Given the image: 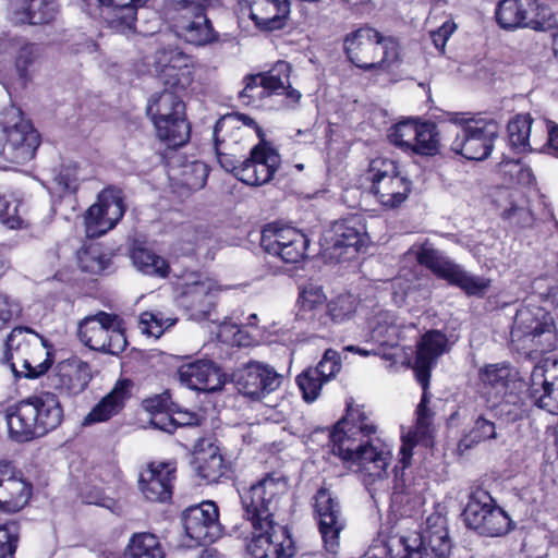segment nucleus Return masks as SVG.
Masks as SVG:
<instances>
[{"label": "nucleus", "instance_id": "53", "mask_svg": "<svg viewBox=\"0 0 558 558\" xmlns=\"http://www.w3.org/2000/svg\"><path fill=\"white\" fill-rule=\"evenodd\" d=\"M296 384L302 391L303 399L306 402H313L319 397L326 381L317 375V371L307 368L296 377Z\"/></svg>", "mask_w": 558, "mask_h": 558}, {"label": "nucleus", "instance_id": "45", "mask_svg": "<svg viewBox=\"0 0 558 558\" xmlns=\"http://www.w3.org/2000/svg\"><path fill=\"white\" fill-rule=\"evenodd\" d=\"M532 120L529 116L519 114L508 123V137L511 147L519 151H526L530 147L529 137Z\"/></svg>", "mask_w": 558, "mask_h": 558}, {"label": "nucleus", "instance_id": "63", "mask_svg": "<svg viewBox=\"0 0 558 558\" xmlns=\"http://www.w3.org/2000/svg\"><path fill=\"white\" fill-rule=\"evenodd\" d=\"M167 397L165 396H156L154 398H149L144 401V408L146 411H148L151 416L156 413H163L166 412L167 408Z\"/></svg>", "mask_w": 558, "mask_h": 558}, {"label": "nucleus", "instance_id": "8", "mask_svg": "<svg viewBox=\"0 0 558 558\" xmlns=\"http://www.w3.org/2000/svg\"><path fill=\"white\" fill-rule=\"evenodd\" d=\"M366 179L371 183L369 193L385 209L400 207L412 191V181L393 159L378 157L371 160Z\"/></svg>", "mask_w": 558, "mask_h": 558}, {"label": "nucleus", "instance_id": "16", "mask_svg": "<svg viewBox=\"0 0 558 558\" xmlns=\"http://www.w3.org/2000/svg\"><path fill=\"white\" fill-rule=\"evenodd\" d=\"M389 142L405 153L432 157L439 153L440 138L437 125L430 121L407 119L393 124Z\"/></svg>", "mask_w": 558, "mask_h": 558}, {"label": "nucleus", "instance_id": "34", "mask_svg": "<svg viewBox=\"0 0 558 558\" xmlns=\"http://www.w3.org/2000/svg\"><path fill=\"white\" fill-rule=\"evenodd\" d=\"M448 351V339L438 330L427 331L417 343L414 361V373L417 381L425 389L428 385L430 371L437 360Z\"/></svg>", "mask_w": 558, "mask_h": 558}, {"label": "nucleus", "instance_id": "40", "mask_svg": "<svg viewBox=\"0 0 558 558\" xmlns=\"http://www.w3.org/2000/svg\"><path fill=\"white\" fill-rule=\"evenodd\" d=\"M130 386L131 383L129 380L118 381L113 389L85 416L83 424L89 425L105 422L119 413L128 398Z\"/></svg>", "mask_w": 558, "mask_h": 558}, {"label": "nucleus", "instance_id": "1", "mask_svg": "<svg viewBox=\"0 0 558 558\" xmlns=\"http://www.w3.org/2000/svg\"><path fill=\"white\" fill-rule=\"evenodd\" d=\"M288 478L280 473H268L253 484L242 496V505L253 527L247 551L253 558H292L294 542L287 527L276 524L272 517L288 498Z\"/></svg>", "mask_w": 558, "mask_h": 558}, {"label": "nucleus", "instance_id": "26", "mask_svg": "<svg viewBox=\"0 0 558 558\" xmlns=\"http://www.w3.org/2000/svg\"><path fill=\"white\" fill-rule=\"evenodd\" d=\"M239 11L260 31L282 29L291 13L289 0H239Z\"/></svg>", "mask_w": 558, "mask_h": 558}, {"label": "nucleus", "instance_id": "30", "mask_svg": "<svg viewBox=\"0 0 558 558\" xmlns=\"http://www.w3.org/2000/svg\"><path fill=\"white\" fill-rule=\"evenodd\" d=\"M32 496V485L11 463L0 462V510L14 513L23 509Z\"/></svg>", "mask_w": 558, "mask_h": 558}, {"label": "nucleus", "instance_id": "36", "mask_svg": "<svg viewBox=\"0 0 558 558\" xmlns=\"http://www.w3.org/2000/svg\"><path fill=\"white\" fill-rule=\"evenodd\" d=\"M58 11L57 0H9V17L15 24H48Z\"/></svg>", "mask_w": 558, "mask_h": 558}, {"label": "nucleus", "instance_id": "15", "mask_svg": "<svg viewBox=\"0 0 558 558\" xmlns=\"http://www.w3.org/2000/svg\"><path fill=\"white\" fill-rule=\"evenodd\" d=\"M463 518L468 527L483 536L498 537L507 534L512 527L509 515L485 490H476L471 495Z\"/></svg>", "mask_w": 558, "mask_h": 558}, {"label": "nucleus", "instance_id": "47", "mask_svg": "<svg viewBox=\"0 0 558 558\" xmlns=\"http://www.w3.org/2000/svg\"><path fill=\"white\" fill-rule=\"evenodd\" d=\"M78 265L82 271L99 275L107 269L110 259L99 246L92 245L78 252Z\"/></svg>", "mask_w": 558, "mask_h": 558}, {"label": "nucleus", "instance_id": "42", "mask_svg": "<svg viewBox=\"0 0 558 558\" xmlns=\"http://www.w3.org/2000/svg\"><path fill=\"white\" fill-rule=\"evenodd\" d=\"M196 472L206 483H216L225 473L226 464L220 450L214 444L203 448V442L195 451Z\"/></svg>", "mask_w": 558, "mask_h": 558}, {"label": "nucleus", "instance_id": "39", "mask_svg": "<svg viewBox=\"0 0 558 558\" xmlns=\"http://www.w3.org/2000/svg\"><path fill=\"white\" fill-rule=\"evenodd\" d=\"M427 397L424 393L422 400L416 410V425L415 429L409 433L403 438V444L400 448V462L403 464V468H407L410 463L412 457V448L415 442H422L424 446L428 447L432 445V436H433V427H432V418L433 413L427 409Z\"/></svg>", "mask_w": 558, "mask_h": 558}, {"label": "nucleus", "instance_id": "23", "mask_svg": "<svg viewBox=\"0 0 558 558\" xmlns=\"http://www.w3.org/2000/svg\"><path fill=\"white\" fill-rule=\"evenodd\" d=\"M280 155L268 143L260 142L251 150L250 157L239 166H232L235 177L243 183L259 186L268 183L280 166Z\"/></svg>", "mask_w": 558, "mask_h": 558}, {"label": "nucleus", "instance_id": "43", "mask_svg": "<svg viewBox=\"0 0 558 558\" xmlns=\"http://www.w3.org/2000/svg\"><path fill=\"white\" fill-rule=\"evenodd\" d=\"M131 259L134 267L146 276L165 279L170 272L169 263L149 248L135 246Z\"/></svg>", "mask_w": 558, "mask_h": 558}, {"label": "nucleus", "instance_id": "3", "mask_svg": "<svg viewBox=\"0 0 558 558\" xmlns=\"http://www.w3.org/2000/svg\"><path fill=\"white\" fill-rule=\"evenodd\" d=\"M62 417L58 397L45 392L20 401L8 412L7 423L11 438L27 441L57 428Z\"/></svg>", "mask_w": 558, "mask_h": 558}, {"label": "nucleus", "instance_id": "9", "mask_svg": "<svg viewBox=\"0 0 558 558\" xmlns=\"http://www.w3.org/2000/svg\"><path fill=\"white\" fill-rule=\"evenodd\" d=\"M344 49L351 62L365 70L391 63L399 54L398 43L393 38L384 37L371 27H362L348 35Z\"/></svg>", "mask_w": 558, "mask_h": 558}, {"label": "nucleus", "instance_id": "13", "mask_svg": "<svg viewBox=\"0 0 558 558\" xmlns=\"http://www.w3.org/2000/svg\"><path fill=\"white\" fill-rule=\"evenodd\" d=\"M415 256L421 265L450 284L459 287L469 295L482 296L490 287L489 279L468 272L427 242L417 246Z\"/></svg>", "mask_w": 558, "mask_h": 558}, {"label": "nucleus", "instance_id": "28", "mask_svg": "<svg viewBox=\"0 0 558 558\" xmlns=\"http://www.w3.org/2000/svg\"><path fill=\"white\" fill-rule=\"evenodd\" d=\"M369 240L364 219L361 216H350L332 225L325 234L326 251L331 257L340 258L342 248L359 251Z\"/></svg>", "mask_w": 558, "mask_h": 558}, {"label": "nucleus", "instance_id": "64", "mask_svg": "<svg viewBox=\"0 0 558 558\" xmlns=\"http://www.w3.org/2000/svg\"><path fill=\"white\" fill-rule=\"evenodd\" d=\"M175 428L178 426H193L199 424V418L195 413L179 411L173 415Z\"/></svg>", "mask_w": 558, "mask_h": 558}, {"label": "nucleus", "instance_id": "20", "mask_svg": "<svg viewBox=\"0 0 558 558\" xmlns=\"http://www.w3.org/2000/svg\"><path fill=\"white\" fill-rule=\"evenodd\" d=\"M122 191L116 187L102 190L85 215L86 234L89 238H98L120 221L124 215Z\"/></svg>", "mask_w": 558, "mask_h": 558}, {"label": "nucleus", "instance_id": "25", "mask_svg": "<svg viewBox=\"0 0 558 558\" xmlns=\"http://www.w3.org/2000/svg\"><path fill=\"white\" fill-rule=\"evenodd\" d=\"M218 507L213 501L192 506L182 513L186 535L199 545L214 543L221 534Z\"/></svg>", "mask_w": 558, "mask_h": 558}, {"label": "nucleus", "instance_id": "49", "mask_svg": "<svg viewBox=\"0 0 558 558\" xmlns=\"http://www.w3.org/2000/svg\"><path fill=\"white\" fill-rule=\"evenodd\" d=\"M175 320L161 312H144L141 314L138 323L142 332L159 338L166 329L175 324Z\"/></svg>", "mask_w": 558, "mask_h": 558}, {"label": "nucleus", "instance_id": "2", "mask_svg": "<svg viewBox=\"0 0 558 558\" xmlns=\"http://www.w3.org/2000/svg\"><path fill=\"white\" fill-rule=\"evenodd\" d=\"M375 433L376 426L365 413L359 407H349L330 434L332 453L356 468L373 497L388 487L387 468L392 458L387 444L372 438Z\"/></svg>", "mask_w": 558, "mask_h": 558}, {"label": "nucleus", "instance_id": "22", "mask_svg": "<svg viewBox=\"0 0 558 558\" xmlns=\"http://www.w3.org/2000/svg\"><path fill=\"white\" fill-rule=\"evenodd\" d=\"M527 391L533 404L558 414V360L547 357L533 367Z\"/></svg>", "mask_w": 558, "mask_h": 558}, {"label": "nucleus", "instance_id": "17", "mask_svg": "<svg viewBox=\"0 0 558 558\" xmlns=\"http://www.w3.org/2000/svg\"><path fill=\"white\" fill-rule=\"evenodd\" d=\"M223 287L203 272H187L179 286L178 302L192 319L208 318Z\"/></svg>", "mask_w": 558, "mask_h": 558}, {"label": "nucleus", "instance_id": "21", "mask_svg": "<svg viewBox=\"0 0 558 558\" xmlns=\"http://www.w3.org/2000/svg\"><path fill=\"white\" fill-rule=\"evenodd\" d=\"M234 381L242 395L260 400L281 386L282 375L269 364L252 360L236 369Z\"/></svg>", "mask_w": 558, "mask_h": 558}, {"label": "nucleus", "instance_id": "14", "mask_svg": "<svg viewBox=\"0 0 558 558\" xmlns=\"http://www.w3.org/2000/svg\"><path fill=\"white\" fill-rule=\"evenodd\" d=\"M77 333L84 345L112 355L123 352L128 344L120 318L106 312L81 320Z\"/></svg>", "mask_w": 558, "mask_h": 558}, {"label": "nucleus", "instance_id": "57", "mask_svg": "<svg viewBox=\"0 0 558 558\" xmlns=\"http://www.w3.org/2000/svg\"><path fill=\"white\" fill-rule=\"evenodd\" d=\"M341 363L339 353L332 349L325 351L323 359L315 367H310L312 371H317V375L326 383L336 376L340 371Z\"/></svg>", "mask_w": 558, "mask_h": 558}, {"label": "nucleus", "instance_id": "61", "mask_svg": "<svg viewBox=\"0 0 558 558\" xmlns=\"http://www.w3.org/2000/svg\"><path fill=\"white\" fill-rule=\"evenodd\" d=\"M150 424L160 430L167 433H173L175 430L174 418L173 415L163 413H156L150 417Z\"/></svg>", "mask_w": 558, "mask_h": 558}, {"label": "nucleus", "instance_id": "41", "mask_svg": "<svg viewBox=\"0 0 558 558\" xmlns=\"http://www.w3.org/2000/svg\"><path fill=\"white\" fill-rule=\"evenodd\" d=\"M369 340L379 347L395 348L400 340L401 327L388 311H379L369 322Z\"/></svg>", "mask_w": 558, "mask_h": 558}, {"label": "nucleus", "instance_id": "60", "mask_svg": "<svg viewBox=\"0 0 558 558\" xmlns=\"http://www.w3.org/2000/svg\"><path fill=\"white\" fill-rule=\"evenodd\" d=\"M21 314V306L9 296L0 294V322L5 324L17 318Z\"/></svg>", "mask_w": 558, "mask_h": 558}, {"label": "nucleus", "instance_id": "31", "mask_svg": "<svg viewBox=\"0 0 558 558\" xmlns=\"http://www.w3.org/2000/svg\"><path fill=\"white\" fill-rule=\"evenodd\" d=\"M537 0H500L495 16L498 25L504 29L520 27L538 28L542 26Z\"/></svg>", "mask_w": 558, "mask_h": 558}, {"label": "nucleus", "instance_id": "38", "mask_svg": "<svg viewBox=\"0 0 558 558\" xmlns=\"http://www.w3.org/2000/svg\"><path fill=\"white\" fill-rule=\"evenodd\" d=\"M39 143V134L31 124L0 137V154L11 162L25 163L35 156Z\"/></svg>", "mask_w": 558, "mask_h": 558}, {"label": "nucleus", "instance_id": "51", "mask_svg": "<svg viewBox=\"0 0 558 558\" xmlns=\"http://www.w3.org/2000/svg\"><path fill=\"white\" fill-rule=\"evenodd\" d=\"M32 122L24 116L22 110L11 105L0 111V137H5L15 130L28 128Z\"/></svg>", "mask_w": 558, "mask_h": 558}, {"label": "nucleus", "instance_id": "46", "mask_svg": "<svg viewBox=\"0 0 558 558\" xmlns=\"http://www.w3.org/2000/svg\"><path fill=\"white\" fill-rule=\"evenodd\" d=\"M502 217L521 227L531 226L534 220L529 201L520 192L510 194V206L504 210Z\"/></svg>", "mask_w": 558, "mask_h": 558}, {"label": "nucleus", "instance_id": "48", "mask_svg": "<svg viewBox=\"0 0 558 558\" xmlns=\"http://www.w3.org/2000/svg\"><path fill=\"white\" fill-rule=\"evenodd\" d=\"M356 311V300L352 294H340L327 303V320L343 323L352 317Z\"/></svg>", "mask_w": 558, "mask_h": 558}, {"label": "nucleus", "instance_id": "29", "mask_svg": "<svg viewBox=\"0 0 558 558\" xmlns=\"http://www.w3.org/2000/svg\"><path fill=\"white\" fill-rule=\"evenodd\" d=\"M314 509L318 518L319 531L329 551H336L339 534L344 527L341 506L336 497L320 488L314 498Z\"/></svg>", "mask_w": 558, "mask_h": 558}, {"label": "nucleus", "instance_id": "10", "mask_svg": "<svg viewBox=\"0 0 558 558\" xmlns=\"http://www.w3.org/2000/svg\"><path fill=\"white\" fill-rule=\"evenodd\" d=\"M396 558H424L428 550L437 558H447L451 550L447 520L440 513L427 517L422 533L411 532L398 539Z\"/></svg>", "mask_w": 558, "mask_h": 558}, {"label": "nucleus", "instance_id": "5", "mask_svg": "<svg viewBox=\"0 0 558 558\" xmlns=\"http://www.w3.org/2000/svg\"><path fill=\"white\" fill-rule=\"evenodd\" d=\"M4 359L15 377L28 379L44 375L52 364L45 340L25 327L15 328L8 336Z\"/></svg>", "mask_w": 558, "mask_h": 558}, {"label": "nucleus", "instance_id": "27", "mask_svg": "<svg viewBox=\"0 0 558 558\" xmlns=\"http://www.w3.org/2000/svg\"><path fill=\"white\" fill-rule=\"evenodd\" d=\"M154 66L162 82L177 88L187 87L193 80V60L178 48H163L156 51Z\"/></svg>", "mask_w": 558, "mask_h": 558}, {"label": "nucleus", "instance_id": "62", "mask_svg": "<svg viewBox=\"0 0 558 558\" xmlns=\"http://www.w3.org/2000/svg\"><path fill=\"white\" fill-rule=\"evenodd\" d=\"M454 31V24L446 22L437 31L432 32V39L438 49H444L449 36Z\"/></svg>", "mask_w": 558, "mask_h": 558}, {"label": "nucleus", "instance_id": "56", "mask_svg": "<svg viewBox=\"0 0 558 558\" xmlns=\"http://www.w3.org/2000/svg\"><path fill=\"white\" fill-rule=\"evenodd\" d=\"M183 182L192 190L202 189L208 177V168L202 161H193L184 167Z\"/></svg>", "mask_w": 558, "mask_h": 558}, {"label": "nucleus", "instance_id": "32", "mask_svg": "<svg viewBox=\"0 0 558 558\" xmlns=\"http://www.w3.org/2000/svg\"><path fill=\"white\" fill-rule=\"evenodd\" d=\"M182 386L202 392H214L222 388L225 380L220 369L208 360L182 364L177 369Z\"/></svg>", "mask_w": 558, "mask_h": 558}, {"label": "nucleus", "instance_id": "35", "mask_svg": "<svg viewBox=\"0 0 558 558\" xmlns=\"http://www.w3.org/2000/svg\"><path fill=\"white\" fill-rule=\"evenodd\" d=\"M90 379L89 364L73 356L58 363L52 377V385L61 392L76 396L84 391Z\"/></svg>", "mask_w": 558, "mask_h": 558}, {"label": "nucleus", "instance_id": "18", "mask_svg": "<svg viewBox=\"0 0 558 558\" xmlns=\"http://www.w3.org/2000/svg\"><path fill=\"white\" fill-rule=\"evenodd\" d=\"M291 65L287 61H278L268 72L251 75L245 78V86L240 94L247 105L255 104L271 95L287 94L292 102H298L301 94L291 88Z\"/></svg>", "mask_w": 558, "mask_h": 558}, {"label": "nucleus", "instance_id": "37", "mask_svg": "<svg viewBox=\"0 0 558 558\" xmlns=\"http://www.w3.org/2000/svg\"><path fill=\"white\" fill-rule=\"evenodd\" d=\"M326 295L323 289L315 284H306L302 288L296 303L295 318L307 324L313 329L327 325Z\"/></svg>", "mask_w": 558, "mask_h": 558}, {"label": "nucleus", "instance_id": "52", "mask_svg": "<svg viewBox=\"0 0 558 558\" xmlns=\"http://www.w3.org/2000/svg\"><path fill=\"white\" fill-rule=\"evenodd\" d=\"M496 435L495 423L484 416H480L475 421L471 432L463 439H461L459 446L468 449L481 441L494 439L496 438Z\"/></svg>", "mask_w": 558, "mask_h": 558}, {"label": "nucleus", "instance_id": "19", "mask_svg": "<svg viewBox=\"0 0 558 558\" xmlns=\"http://www.w3.org/2000/svg\"><path fill=\"white\" fill-rule=\"evenodd\" d=\"M260 245L286 263H298L305 257L308 239L295 228L269 223L262 231Z\"/></svg>", "mask_w": 558, "mask_h": 558}, {"label": "nucleus", "instance_id": "58", "mask_svg": "<svg viewBox=\"0 0 558 558\" xmlns=\"http://www.w3.org/2000/svg\"><path fill=\"white\" fill-rule=\"evenodd\" d=\"M0 221L10 229L21 227L22 219L19 215L17 199L0 196Z\"/></svg>", "mask_w": 558, "mask_h": 558}, {"label": "nucleus", "instance_id": "59", "mask_svg": "<svg viewBox=\"0 0 558 558\" xmlns=\"http://www.w3.org/2000/svg\"><path fill=\"white\" fill-rule=\"evenodd\" d=\"M14 524L0 526V558H13L17 537Z\"/></svg>", "mask_w": 558, "mask_h": 558}, {"label": "nucleus", "instance_id": "12", "mask_svg": "<svg viewBox=\"0 0 558 558\" xmlns=\"http://www.w3.org/2000/svg\"><path fill=\"white\" fill-rule=\"evenodd\" d=\"M210 0H170L167 15L177 34L186 43L202 46L214 39L211 25L205 14Z\"/></svg>", "mask_w": 558, "mask_h": 558}, {"label": "nucleus", "instance_id": "6", "mask_svg": "<svg viewBox=\"0 0 558 558\" xmlns=\"http://www.w3.org/2000/svg\"><path fill=\"white\" fill-rule=\"evenodd\" d=\"M448 121L457 128L450 145L452 151L470 160H484L490 155L500 132L495 120L451 113Z\"/></svg>", "mask_w": 558, "mask_h": 558}, {"label": "nucleus", "instance_id": "24", "mask_svg": "<svg viewBox=\"0 0 558 558\" xmlns=\"http://www.w3.org/2000/svg\"><path fill=\"white\" fill-rule=\"evenodd\" d=\"M245 128H256L255 121L246 114L232 113L219 119L213 131L216 153L220 165L227 170L235 173L231 165L238 166L230 158L234 151L233 145L240 144Z\"/></svg>", "mask_w": 558, "mask_h": 558}, {"label": "nucleus", "instance_id": "55", "mask_svg": "<svg viewBox=\"0 0 558 558\" xmlns=\"http://www.w3.org/2000/svg\"><path fill=\"white\" fill-rule=\"evenodd\" d=\"M85 177L81 174V170L74 163L64 165L60 168L53 178L57 186L64 193H74Z\"/></svg>", "mask_w": 558, "mask_h": 558}, {"label": "nucleus", "instance_id": "7", "mask_svg": "<svg viewBox=\"0 0 558 558\" xmlns=\"http://www.w3.org/2000/svg\"><path fill=\"white\" fill-rule=\"evenodd\" d=\"M159 140L169 147L184 145L190 138V124L185 117V105L174 92L165 89L154 94L147 104Z\"/></svg>", "mask_w": 558, "mask_h": 558}, {"label": "nucleus", "instance_id": "44", "mask_svg": "<svg viewBox=\"0 0 558 558\" xmlns=\"http://www.w3.org/2000/svg\"><path fill=\"white\" fill-rule=\"evenodd\" d=\"M124 558H165V551L156 535L142 532L131 536Z\"/></svg>", "mask_w": 558, "mask_h": 558}, {"label": "nucleus", "instance_id": "50", "mask_svg": "<svg viewBox=\"0 0 558 558\" xmlns=\"http://www.w3.org/2000/svg\"><path fill=\"white\" fill-rule=\"evenodd\" d=\"M146 0H97L100 5L112 7L114 15L121 20L123 28L131 29L135 23L137 7L145 3Z\"/></svg>", "mask_w": 558, "mask_h": 558}, {"label": "nucleus", "instance_id": "54", "mask_svg": "<svg viewBox=\"0 0 558 558\" xmlns=\"http://www.w3.org/2000/svg\"><path fill=\"white\" fill-rule=\"evenodd\" d=\"M37 58L38 48L35 45L25 44L20 48L15 60V70L22 87L25 86L26 82L29 80L31 69Z\"/></svg>", "mask_w": 558, "mask_h": 558}, {"label": "nucleus", "instance_id": "4", "mask_svg": "<svg viewBox=\"0 0 558 558\" xmlns=\"http://www.w3.org/2000/svg\"><path fill=\"white\" fill-rule=\"evenodd\" d=\"M510 341L514 350L527 356L555 350L558 337L553 317L532 302L521 305L513 318Z\"/></svg>", "mask_w": 558, "mask_h": 558}, {"label": "nucleus", "instance_id": "11", "mask_svg": "<svg viewBox=\"0 0 558 558\" xmlns=\"http://www.w3.org/2000/svg\"><path fill=\"white\" fill-rule=\"evenodd\" d=\"M483 395L490 401L499 415L517 420L520 407L517 390L522 387L517 373L506 364H490L480 371Z\"/></svg>", "mask_w": 558, "mask_h": 558}, {"label": "nucleus", "instance_id": "33", "mask_svg": "<svg viewBox=\"0 0 558 558\" xmlns=\"http://www.w3.org/2000/svg\"><path fill=\"white\" fill-rule=\"evenodd\" d=\"M177 464L170 462H151L140 475V489L150 501H166L171 497L175 480Z\"/></svg>", "mask_w": 558, "mask_h": 558}]
</instances>
